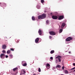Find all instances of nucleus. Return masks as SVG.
Segmentation results:
<instances>
[{"instance_id":"10","label":"nucleus","mask_w":75,"mask_h":75,"mask_svg":"<svg viewBox=\"0 0 75 75\" xmlns=\"http://www.w3.org/2000/svg\"><path fill=\"white\" fill-rule=\"evenodd\" d=\"M47 66L46 67L47 69H50V64L48 63L47 64Z\"/></svg>"},{"instance_id":"11","label":"nucleus","mask_w":75,"mask_h":75,"mask_svg":"<svg viewBox=\"0 0 75 75\" xmlns=\"http://www.w3.org/2000/svg\"><path fill=\"white\" fill-rule=\"evenodd\" d=\"M65 26V23H62L61 27L62 28H64Z\"/></svg>"},{"instance_id":"38","label":"nucleus","mask_w":75,"mask_h":75,"mask_svg":"<svg viewBox=\"0 0 75 75\" xmlns=\"http://www.w3.org/2000/svg\"><path fill=\"white\" fill-rule=\"evenodd\" d=\"M69 54H71V52H69Z\"/></svg>"},{"instance_id":"19","label":"nucleus","mask_w":75,"mask_h":75,"mask_svg":"<svg viewBox=\"0 0 75 75\" xmlns=\"http://www.w3.org/2000/svg\"><path fill=\"white\" fill-rule=\"evenodd\" d=\"M35 42L37 43L38 42V38H37L36 40H35Z\"/></svg>"},{"instance_id":"33","label":"nucleus","mask_w":75,"mask_h":75,"mask_svg":"<svg viewBox=\"0 0 75 75\" xmlns=\"http://www.w3.org/2000/svg\"><path fill=\"white\" fill-rule=\"evenodd\" d=\"M49 38L50 39H51V38H52V36H49Z\"/></svg>"},{"instance_id":"28","label":"nucleus","mask_w":75,"mask_h":75,"mask_svg":"<svg viewBox=\"0 0 75 75\" xmlns=\"http://www.w3.org/2000/svg\"><path fill=\"white\" fill-rule=\"evenodd\" d=\"M39 40H41V39L40 38H38V41H39Z\"/></svg>"},{"instance_id":"32","label":"nucleus","mask_w":75,"mask_h":75,"mask_svg":"<svg viewBox=\"0 0 75 75\" xmlns=\"http://www.w3.org/2000/svg\"><path fill=\"white\" fill-rule=\"evenodd\" d=\"M48 23H49V21L48 20L47 21H46V23H47V24H48Z\"/></svg>"},{"instance_id":"14","label":"nucleus","mask_w":75,"mask_h":75,"mask_svg":"<svg viewBox=\"0 0 75 75\" xmlns=\"http://www.w3.org/2000/svg\"><path fill=\"white\" fill-rule=\"evenodd\" d=\"M17 69H18V68L17 67H16L13 69V71H16Z\"/></svg>"},{"instance_id":"43","label":"nucleus","mask_w":75,"mask_h":75,"mask_svg":"<svg viewBox=\"0 0 75 75\" xmlns=\"http://www.w3.org/2000/svg\"><path fill=\"white\" fill-rule=\"evenodd\" d=\"M17 43H18V42H17Z\"/></svg>"},{"instance_id":"17","label":"nucleus","mask_w":75,"mask_h":75,"mask_svg":"<svg viewBox=\"0 0 75 75\" xmlns=\"http://www.w3.org/2000/svg\"><path fill=\"white\" fill-rule=\"evenodd\" d=\"M10 51H11L10 50H8L7 52V53L9 54L10 53Z\"/></svg>"},{"instance_id":"12","label":"nucleus","mask_w":75,"mask_h":75,"mask_svg":"<svg viewBox=\"0 0 75 75\" xmlns=\"http://www.w3.org/2000/svg\"><path fill=\"white\" fill-rule=\"evenodd\" d=\"M6 46L5 45H2V48L3 49H6Z\"/></svg>"},{"instance_id":"9","label":"nucleus","mask_w":75,"mask_h":75,"mask_svg":"<svg viewBox=\"0 0 75 75\" xmlns=\"http://www.w3.org/2000/svg\"><path fill=\"white\" fill-rule=\"evenodd\" d=\"M38 33L40 35H41V34H42V30L41 29H39V30Z\"/></svg>"},{"instance_id":"30","label":"nucleus","mask_w":75,"mask_h":75,"mask_svg":"<svg viewBox=\"0 0 75 75\" xmlns=\"http://www.w3.org/2000/svg\"><path fill=\"white\" fill-rule=\"evenodd\" d=\"M75 69V67L71 69V70H74Z\"/></svg>"},{"instance_id":"1","label":"nucleus","mask_w":75,"mask_h":75,"mask_svg":"<svg viewBox=\"0 0 75 75\" xmlns=\"http://www.w3.org/2000/svg\"><path fill=\"white\" fill-rule=\"evenodd\" d=\"M61 58H62V57H61V56L58 55V56L56 57V59H58L59 60V62H61Z\"/></svg>"},{"instance_id":"7","label":"nucleus","mask_w":75,"mask_h":75,"mask_svg":"<svg viewBox=\"0 0 75 75\" xmlns=\"http://www.w3.org/2000/svg\"><path fill=\"white\" fill-rule=\"evenodd\" d=\"M41 16H42V19H43V18H45L46 17V15H45V13H43Z\"/></svg>"},{"instance_id":"37","label":"nucleus","mask_w":75,"mask_h":75,"mask_svg":"<svg viewBox=\"0 0 75 75\" xmlns=\"http://www.w3.org/2000/svg\"><path fill=\"white\" fill-rule=\"evenodd\" d=\"M73 65L74 66H75V63H73Z\"/></svg>"},{"instance_id":"23","label":"nucleus","mask_w":75,"mask_h":75,"mask_svg":"<svg viewBox=\"0 0 75 75\" xmlns=\"http://www.w3.org/2000/svg\"><path fill=\"white\" fill-rule=\"evenodd\" d=\"M41 1L42 3H44V0H41Z\"/></svg>"},{"instance_id":"3","label":"nucleus","mask_w":75,"mask_h":75,"mask_svg":"<svg viewBox=\"0 0 75 75\" xmlns=\"http://www.w3.org/2000/svg\"><path fill=\"white\" fill-rule=\"evenodd\" d=\"M49 33L51 35H55V33L54 31H50L49 32Z\"/></svg>"},{"instance_id":"31","label":"nucleus","mask_w":75,"mask_h":75,"mask_svg":"<svg viewBox=\"0 0 75 75\" xmlns=\"http://www.w3.org/2000/svg\"><path fill=\"white\" fill-rule=\"evenodd\" d=\"M50 59L52 60V59H53V57H51L50 58Z\"/></svg>"},{"instance_id":"22","label":"nucleus","mask_w":75,"mask_h":75,"mask_svg":"<svg viewBox=\"0 0 75 75\" xmlns=\"http://www.w3.org/2000/svg\"><path fill=\"white\" fill-rule=\"evenodd\" d=\"M9 56L11 58H13V55L12 54H11L9 55Z\"/></svg>"},{"instance_id":"16","label":"nucleus","mask_w":75,"mask_h":75,"mask_svg":"<svg viewBox=\"0 0 75 75\" xmlns=\"http://www.w3.org/2000/svg\"><path fill=\"white\" fill-rule=\"evenodd\" d=\"M61 67V66L59 64H57L56 66V68H60Z\"/></svg>"},{"instance_id":"41","label":"nucleus","mask_w":75,"mask_h":75,"mask_svg":"<svg viewBox=\"0 0 75 75\" xmlns=\"http://www.w3.org/2000/svg\"><path fill=\"white\" fill-rule=\"evenodd\" d=\"M5 5H6V4H5Z\"/></svg>"},{"instance_id":"36","label":"nucleus","mask_w":75,"mask_h":75,"mask_svg":"<svg viewBox=\"0 0 75 75\" xmlns=\"http://www.w3.org/2000/svg\"><path fill=\"white\" fill-rule=\"evenodd\" d=\"M6 58H8V56L7 55H6Z\"/></svg>"},{"instance_id":"8","label":"nucleus","mask_w":75,"mask_h":75,"mask_svg":"<svg viewBox=\"0 0 75 75\" xmlns=\"http://www.w3.org/2000/svg\"><path fill=\"white\" fill-rule=\"evenodd\" d=\"M52 18L54 20H56L58 18V17L54 15L52 16Z\"/></svg>"},{"instance_id":"2","label":"nucleus","mask_w":75,"mask_h":75,"mask_svg":"<svg viewBox=\"0 0 75 75\" xmlns=\"http://www.w3.org/2000/svg\"><path fill=\"white\" fill-rule=\"evenodd\" d=\"M73 38H72V37H68L66 39L67 41H70L71 40H72Z\"/></svg>"},{"instance_id":"5","label":"nucleus","mask_w":75,"mask_h":75,"mask_svg":"<svg viewBox=\"0 0 75 75\" xmlns=\"http://www.w3.org/2000/svg\"><path fill=\"white\" fill-rule=\"evenodd\" d=\"M64 18V16H60L58 18V20H62Z\"/></svg>"},{"instance_id":"35","label":"nucleus","mask_w":75,"mask_h":75,"mask_svg":"<svg viewBox=\"0 0 75 75\" xmlns=\"http://www.w3.org/2000/svg\"><path fill=\"white\" fill-rule=\"evenodd\" d=\"M40 6H38V9H40Z\"/></svg>"},{"instance_id":"40","label":"nucleus","mask_w":75,"mask_h":75,"mask_svg":"<svg viewBox=\"0 0 75 75\" xmlns=\"http://www.w3.org/2000/svg\"><path fill=\"white\" fill-rule=\"evenodd\" d=\"M74 71L75 72V69L74 70Z\"/></svg>"},{"instance_id":"18","label":"nucleus","mask_w":75,"mask_h":75,"mask_svg":"<svg viewBox=\"0 0 75 75\" xmlns=\"http://www.w3.org/2000/svg\"><path fill=\"white\" fill-rule=\"evenodd\" d=\"M32 20L34 21V20H35V18L34 16H32Z\"/></svg>"},{"instance_id":"24","label":"nucleus","mask_w":75,"mask_h":75,"mask_svg":"<svg viewBox=\"0 0 75 75\" xmlns=\"http://www.w3.org/2000/svg\"><path fill=\"white\" fill-rule=\"evenodd\" d=\"M10 50H11V51H14V49L13 48H11L10 49Z\"/></svg>"},{"instance_id":"27","label":"nucleus","mask_w":75,"mask_h":75,"mask_svg":"<svg viewBox=\"0 0 75 75\" xmlns=\"http://www.w3.org/2000/svg\"><path fill=\"white\" fill-rule=\"evenodd\" d=\"M38 71L39 72H41V69H40V68H39Z\"/></svg>"},{"instance_id":"4","label":"nucleus","mask_w":75,"mask_h":75,"mask_svg":"<svg viewBox=\"0 0 75 75\" xmlns=\"http://www.w3.org/2000/svg\"><path fill=\"white\" fill-rule=\"evenodd\" d=\"M22 64L23 67H25V66L27 65V63H25V61H23L22 62Z\"/></svg>"},{"instance_id":"13","label":"nucleus","mask_w":75,"mask_h":75,"mask_svg":"<svg viewBox=\"0 0 75 75\" xmlns=\"http://www.w3.org/2000/svg\"><path fill=\"white\" fill-rule=\"evenodd\" d=\"M25 73H26L25 71L24 70L22 71H21V74H25Z\"/></svg>"},{"instance_id":"25","label":"nucleus","mask_w":75,"mask_h":75,"mask_svg":"<svg viewBox=\"0 0 75 75\" xmlns=\"http://www.w3.org/2000/svg\"><path fill=\"white\" fill-rule=\"evenodd\" d=\"M56 63H57V64H58V60L57 59L56 60Z\"/></svg>"},{"instance_id":"15","label":"nucleus","mask_w":75,"mask_h":75,"mask_svg":"<svg viewBox=\"0 0 75 75\" xmlns=\"http://www.w3.org/2000/svg\"><path fill=\"white\" fill-rule=\"evenodd\" d=\"M38 19H41H41H42V16H41V15H40L38 16Z\"/></svg>"},{"instance_id":"39","label":"nucleus","mask_w":75,"mask_h":75,"mask_svg":"<svg viewBox=\"0 0 75 75\" xmlns=\"http://www.w3.org/2000/svg\"><path fill=\"white\" fill-rule=\"evenodd\" d=\"M51 14H52V13H51Z\"/></svg>"},{"instance_id":"20","label":"nucleus","mask_w":75,"mask_h":75,"mask_svg":"<svg viewBox=\"0 0 75 75\" xmlns=\"http://www.w3.org/2000/svg\"><path fill=\"white\" fill-rule=\"evenodd\" d=\"M54 53V50H52L50 52V54H53V53Z\"/></svg>"},{"instance_id":"29","label":"nucleus","mask_w":75,"mask_h":75,"mask_svg":"<svg viewBox=\"0 0 75 75\" xmlns=\"http://www.w3.org/2000/svg\"><path fill=\"white\" fill-rule=\"evenodd\" d=\"M2 52H3L4 53H6V51L4 50H3L2 51Z\"/></svg>"},{"instance_id":"21","label":"nucleus","mask_w":75,"mask_h":75,"mask_svg":"<svg viewBox=\"0 0 75 75\" xmlns=\"http://www.w3.org/2000/svg\"><path fill=\"white\" fill-rule=\"evenodd\" d=\"M65 73L66 74H68V71L67 70H65Z\"/></svg>"},{"instance_id":"34","label":"nucleus","mask_w":75,"mask_h":75,"mask_svg":"<svg viewBox=\"0 0 75 75\" xmlns=\"http://www.w3.org/2000/svg\"><path fill=\"white\" fill-rule=\"evenodd\" d=\"M64 67L63 66L62 67V69H63V70H64Z\"/></svg>"},{"instance_id":"42","label":"nucleus","mask_w":75,"mask_h":75,"mask_svg":"<svg viewBox=\"0 0 75 75\" xmlns=\"http://www.w3.org/2000/svg\"><path fill=\"white\" fill-rule=\"evenodd\" d=\"M1 3H0V4H1Z\"/></svg>"},{"instance_id":"26","label":"nucleus","mask_w":75,"mask_h":75,"mask_svg":"<svg viewBox=\"0 0 75 75\" xmlns=\"http://www.w3.org/2000/svg\"><path fill=\"white\" fill-rule=\"evenodd\" d=\"M62 29H60V33H62Z\"/></svg>"},{"instance_id":"44","label":"nucleus","mask_w":75,"mask_h":75,"mask_svg":"<svg viewBox=\"0 0 75 75\" xmlns=\"http://www.w3.org/2000/svg\"><path fill=\"white\" fill-rule=\"evenodd\" d=\"M40 41H41V40H40Z\"/></svg>"},{"instance_id":"6","label":"nucleus","mask_w":75,"mask_h":75,"mask_svg":"<svg viewBox=\"0 0 75 75\" xmlns=\"http://www.w3.org/2000/svg\"><path fill=\"white\" fill-rule=\"evenodd\" d=\"M0 57L2 59H4L5 57V54H1L0 55Z\"/></svg>"}]
</instances>
